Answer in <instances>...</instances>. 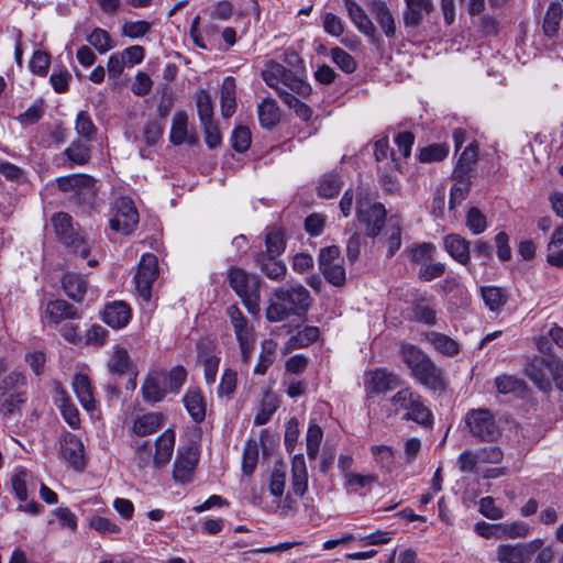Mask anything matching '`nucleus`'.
Instances as JSON below:
<instances>
[{
  "instance_id": "nucleus-1",
  "label": "nucleus",
  "mask_w": 563,
  "mask_h": 563,
  "mask_svg": "<svg viewBox=\"0 0 563 563\" xmlns=\"http://www.w3.org/2000/svg\"><path fill=\"white\" fill-rule=\"evenodd\" d=\"M262 78L301 120L308 121L311 118V108L296 97L305 98L311 93V87L307 81L275 60L266 63Z\"/></svg>"
},
{
  "instance_id": "nucleus-2",
  "label": "nucleus",
  "mask_w": 563,
  "mask_h": 563,
  "mask_svg": "<svg viewBox=\"0 0 563 563\" xmlns=\"http://www.w3.org/2000/svg\"><path fill=\"white\" fill-rule=\"evenodd\" d=\"M402 357L409 367L412 377L424 387L442 391L446 387L443 369L439 367L429 355L415 345L402 347Z\"/></svg>"
},
{
  "instance_id": "nucleus-3",
  "label": "nucleus",
  "mask_w": 563,
  "mask_h": 563,
  "mask_svg": "<svg viewBox=\"0 0 563 563\" xmlns=\"http://www.w3.org/2000/svg\"><path fill=\"white\" fill-rule=\"evenodd\" d=\"M276 302L266 309V318L272 322L285 320L291 314L302 316L310 306L309 291L301 285L278 288L275 291Z\"/></svg>"
},
{
  "instance_id": "nucleus-4",
  "label": "nucleus",
  "mask_w": 563,
  "mask_h": 563,
  "mask_svg": "<svg viewBox=\"0 0 563 563\" xmlns=\"http://www.w3.org/2000/svg\"><path fill=\"white\" fill-rule=\"evenodd\" d=\"M175 446V432L165 430L152 444L150 441L136 443L134 446V463L140 468L153 465L159 468L166 465L173 455Z\"/></svg>"
},
{
  "instance_id": "nucleus-5",
  "label": "nucleus",
  "mask_w": 563,
  "mask_h": 563,
  "mask_svg": "<svg viewBox=\"0 0 563 563\" xmlns=\"http://www.w3.org/2000/svg\"><path fill=\"white\" fill-rule=\"evenodd\" d=\"M525 372L542 391L551 390V378L556 388L563 390V362L552 354L532 357Z\"/></svg>"
},
{
  "instance_id": "nucleus-6",
  "label": "nucleus",
  "mask_w": 563,
  "mask_h": 563,
  "mask_svg": "<svg viewBox=\"0 0 563 563\" xmlns=\"http://www.w3.org/2000/svg\"><path fill=\"white\" fill-rule=\"evenodd\" d=\"M395 413L404 412V420H411L422 427H429L432 423V412L424 404L422 397L410 388L398 390L390 398Z\"/></svg>"
},
{
  "instance_id": "nucleus-7",
  "label": "nucleus",
  "mask_w": 563,
  "mask_h": 563,
  "mask_svg": "<svg viewBox=\"0 0 563 563\" xmlns=\"http://www.w3.org/2000/svg\"><path fill=\"white\" fill-rule=\"evenodd\" d=\"M230 287L241 298L247 311L256 314L260 311V278L243 268L231 267L228 272Z\"/></svg>"
},
{
  "instance_id": "nucleus-8",
  "label": "nucleus",
  "mask_w": 563,
  "mask_h": 563,
  "mask_svg": "<svg viewBox=\"0 0 563 563\" xmlns=\"http://www.w3.org/2000/svg\"><path fill=\"white\" fill-rule=\"evenodd\" d=\"M52 223L58 240L68 251L80 258L90 254V243L74 228L73 219L68 213L58 212L53 216Z\"/></svg>"
},
{
  "instance_id": "nucleus-9",
  "label": "nucleus",
  "mask_w": 563,
  "mask_h": 563,
  "mask_svg": "<svg viewBox=\"0 0 563 563\" xmlns=\"http://www.w3.org/2000/svg\"><path fill=\"white\" fill-rule=\"evenodd\" d=\"M465 422L471 433L481 441H497L501 429L488 409H472L466 413Z\"/></svg>"
},
{
  "instance_id": "nucleus-10",
  "label": "nucleus",
  "mask_w": 563,
  "mask_h": 563,
  "mask_svg": "<svg viewBox=\"0 0 563 563\" xmlns=\"http://www.w3.org/2000/svg\"><path fill=\"white\" fill-rule=\"evenodd\" d=\"M227 313L241 350L242 361L247 363L254 346V329L236 305L229 306Z\"/></svg>"
},
{
  "instance_id": "nucleus-11",
  "label": "nucleus",
  "mask_w": 563,
  "mask_h": 563,
  "mask_svg": "<svg viewBox=\"0 0 563 563\" xmlns=\"http://www.w3.org/2000/svg\"><path fill=\"white\" fill-rule=\"evenodd\" d=\"M157 257L152 253L142 255L134 275L135 289L140 297L150 301L152 297L153 283L158 277Z\"/></svg>"
},
{
  "instance_id": "nucleus-12",
  "label": "nucleus",
  "mask_w": 563,
  "mask_h": 563,
  "mask_svg": "<svg viewBox=\"0 0 563 563\" xmlns=\"http://www.w3.org/2000/svg\"><path fill=\"white\" fill-rule=\"evenodd\" d=\"M356 214L358 221L365 225L366 235L375 238L382 231L386 219V209L379 202L369 203L368 201L357 200Z\"/></svg>"
},
{
  "instance_id": "nucleus-13",
  "label": "nucleus",
  "mask_w": 563,
  "mask_h": 563,
  "mask_svg": "<svg viewBox=\"0 0 563 563\" xmlns=\"http://www.w3.org/2000/svg\"><path fill=\"white\" fill-rule=\"evenodd\" d=\"M544 544L536 539L527 543L500 544L496 550L499 563H529L531 558Z\"/></svg>"
},
{
  "instance_id": "nucleus-14",
  "label": "nucleus",
  "mask_w": 563,
  "mask_h": 563,
  "mask_svg": "<svg viewBox=\"0 0 563 563\" xmlns=\"http://www.w3.org/2000/svg\"><path fill=\"white\" fill-rule=\"evenodd\" d=\"M139 223V212L128 198H120L115 202V216L109 221L113 231L131 234Z\"/></svg>"
},
{
  "instance_id": "nucleus-15",
  "label": "nucleus",
  "mask_w": 563,
  "mask_h": 563,
  "mask_svg": "<svg viewBox=\"0 0 563 563\" xmlns=\"http://www.w3.org/2000/svg\"><path fill=\"white\" fill-rule=\"evenodd\" d=\"M62 191H74L79 199L91 200L96 195V180L93 177L84 174H74L56 179Z\"/></svg>"
},
{
  "instance_id": "nucleus-16",
  "label": "nucleus",
  "mask_w": 563,
  "mask_h": 563,
  "mask_svg": "<svg viewBox=\"0 0 563 563\" xmlns=\"http://www.w3.org/2000/svg\"><path fill=\"white\" fill-rule=\"evenodd\" d=\"M143 400L154 405L164 400L168 394L164 371H153L146 375L141 386Z\"/></svg>"
},
{
  "instance_id": "nucleus-17",
  "label": "nucleus",
  "mask_w": 563,
  "mask_h": 563,
  "mask_svg": "<svg viewBox=\"0 0 563 563\" xmlns=\"http://www.w3.org/2000/svg\"><path fill=\"white\" fill-rule=\"evenodd\" d=\"M198 460L199 453L197 448L195 446H187L185 450L179 451L174 462V479L180 483L189 482L191 479Z\"/></svg>"
},
{
  "instance_id": "nucleus-18",
  "label": "nucleus",
  "mask_w": 563,
  "mask_h": 563,
  "mask_svg": "<svg viewBox=\"0 0 563 563\" xmlns=\"http://www.w3.org/2000/svg\"><path fill=\"white\" fill-rule=\"evenodd\" d=\"M406 9L402 14L404 25L409 29L419 27L424 18L434 11L432 0H405Z\"/></svg>"
},
{
  "instance_id": "nucleus-19",
  "label": "nucleus",
  "mask_w": 563,
  "mask_h": 563,
  "mask_svg": "<svg viewBox=\"0 0 563 563\" xmlns=\"http://www.w3.org/2000/svg\"><path fill=\"white\" fill-rule=\"evenodd\" d=\"M84 451V444L77 435L70 432L62 435L60 454L76 470L85 467Z\"/></svg>"
},
{
  "instance_id": "nucleus-20",
  "label": "nucleus",
  "mask_w": 563,
  "mask_h": 563,
  "mask_svg": "<svg viewBox=\"0 0 563 563\" xmlns=\"http://www.w3.org/2000/svg\"><path fill=\"white\" fill-rule=\"evenodd\" d=\"M400 385L397 375L383 368H376L366 374V390L369 393L380 394L395 389Z\"/></svg>"
},
{
  "instance_id": "nucleus-21",
  "label": "nucleus",
  "mask_w": 563,
  "mask_h": 563,
  "mask_svg": "<svg viewBox=\"0 0 563 563\" xmlns=\"http://www.w3.org/2000/svg\"><path fill=\"white\" fill-rule=\"evenodd\" d=\"M131 308L124 301L107 303L103 309V321L113 329L124 328L131 320Z\"/></svg>"
},
{
  "instance_id": "nucleus-22",
  "label": "nucleus",
  "mask_w": 563,
  "mask_h": 563,
  "mask_svg": "<svg viewBox=\"0 0 563 563\" xmlns=\"http://www.w3.org/2000/svg\"><path fill=\"white\" fill-rule=\"evenodd\" d=\"M478 157V145L475 142L468 144L462 152L454 167L452 178H472L476 169Z\"/></svg>"
},
{
  "instance_id": "nucleus-23",
  "label": "nucleus",
  "mask_w": 563,
  "mask_h": 563,
  "mask_svg": "<svg viewBox=\"0 0 563 563\" xmlns=\"http://www.w3.org/2000/svg\"><path fill=\"white\" fill-rule=\"evenodd\" d=\"M184 406L191 419L199 423L206 418V400L202 391L198 387L187 389L183 398Z\"/></svg>"
},
{
  "instance_id": "nucleus-24",
  "label": "nucleus",
  "mask_w": 563,
  "mask_h": 563,
  "mask_svg": "<svg viewBox=\"0 0 563 563\" xmlns=\"http://www.w3.org/2000/svg\"><path fill=\"white\" fill-rule=\"evenodd\" d=\"M254 260L261 272L269 279L280 280L285 277L286 265L277 256H267L264 252H257Z\"/></svg>"
},
{
  "instance_id": "nucleus-25",
  "label": "nucleus",
  "mask_w": 563,
  "mask_h": 563,
  "mask_svg": "<svg viewBox=\"0 0 563 563\" xmlns=\"http://www.w3.org/2000/svg\"><path fill=\"white\" fill-rule=\"evenodd\" d=\"M73 389L85 410L91 412L96 409V400L89 377L76 374L73 379Z\"/></svg>"
},
{
  "instance_id": "nucleus-26",
  "label": "nucleus",
  "mask_w": 563,
  "mask_h": 563,
  "mask_svg": "<svg viewBox=\"0 0 563 563\" xmlns=\"http://www.w3.org/2000/svg\"><path fill=\"white\" fill-rule=\"evenodd\" d=\"M164 424V415L162 412H147L139 416L133 421L132 431L139 437H146L155 433Z\"/></svg>"
},
{
  "instance_id": "nucleus-27",
  "label": "nucleus",
  "mask_w": 563,
  "mask_h": 563,
  "mask_svg": "<svg viewBox=\"0 0 563 563\" xmlns=\"http://www.w3.org/2000/svg\"><path fill=\"white\" fill-rule=\"evenodd\" d=\"M291 487L296 495L302 497L308 489V472L302 454H297L291 461Z\"/></svg>"
},
{
  "instance_id": "nucleus-28",
  "label": "nucleus",
  "mask_w": 563,
  "mask_h": 563,
  "mask_svg": "<svg viewBox=\"0 0 563 563\" xmlns=\"http://www.w3.org/2000/svg\"><path fill=\"white\" fill-rule=\"evenodd\" d=\"M345 8L351 21L357 30L368 37H374L375 26L362 7L353 0H345Z\"/></svg>"
},
{
  "instance_id": "nucleus-29",
  "label": "nucleus",
  "mask_w": 563,
  "mask_h": 563,
  "mask_svg": "<svg viewBox=\"0 0 563 563\" xmlns=\"http://www.w3.org/2000/svg\"><path fill=\"white\" fill-rule=\"evenodd\" d=\"M446 252L460 264L466 265L470 262V242L459 234H448L444 238Z\"/></svg>"
},
{
  "instance_id": "nucleus-30",
  "label": "nucleus",
  "mask_w": 563,
  "mask_h": 563,
  "mask_svg": "<svg viewBox=\"0 0 563 563\" xmlns=\"http://www.w3.org/2000/svg\"><path fill=\"white\" fill-rule=\"evenodd\" d=\"M45 313L56 324L66 319L74 320L80 317L78 310L63 299L49 301Z\"/></svg>"
},
{
  "instance_id": "nucleus-31",
  "label": "nucleus",
  "mask_w": 563,
  "mask_h": 563,
  "mask_svg": "<svg viewBox=\"0 0 563 563\" xmlns=\"http://www.w3.org/2000/svg\"><path fill=\"white\" fill-rule=\"evenodd\" d=\"M188 117L184 111L176 112L173 118L169 140L174 145H180L184 142L195 144L196 137L188 135Z\"/></svg>"
},
{
  "instance_id": "nucleus-32",
  "label": "nucleus",
  "mask_w": 563,
  "mask_h": 563,
  "mask_svg": "<svg viewBox=\"0 0 563 563\" xmlns=\"http://www.w3.org/2000/svg\"><path fill=\"white\" fill-rule=\"evenodd\" d=\"M63 155L68 159L70 167L84 166L91 159V147L82 140H75L64 150Z\"/></svg>"
},
{
  "instance_id": "nucleus-33",
  "label": "nucleus",
  "mask_w": 563,
  "mask_h": 563,
  "mask_svg": "<svg viewBox=\"0 0 563 563\" xmlns=\"http://www.w3.org/2000/svg\"><path fill=\"white\" fill-rule=\"evenodd\" d=\"M424 339L435 351L444 356H455L460 352V345L450 336L440 332L431 331L424 334Z\"/></svg>"
},
{
  "instance_id": "nucleus-34",
  "label": "nucleus",
  "mask_w": 563,
  "mask_h": 563,
  "mask_svg": "<svg viewBox=\"0 0 563 563\" xmlns=\"http://www.w3.org/2000/svg\"><path fill=\"white\" fill-rule=\"evenodd\" d=\"M62 284L66 295L70 299L77 302L82 301L87 291V280L84 276L74 273H67L63 277Z\"/></svg>"
},
{
  "instance_id": "nucleus-35",
  "label": "nucleus",
  "mask_w": 563,
  "mask_h": 563,
  "mask_svg": "<svg viewBox=\"0 0 563 563\" xmlns=\"http://www.w3.org/2000/svg\"><path fill=\"white\" fill-rule=\"evenodd\" d=\"M235 80L233 77H225L221 86V114L224 118H230L235 112L236 98H235Z\"/></svg>"
},
{
  "instance_id": "nucleus-36",
  "label": "nucleus",
  "mask_w": 563,
  "mask_h": 563,
  "mask_svg": "<svg viewBox=\"0 0 563 563\" xmlns=\"http://www.w3.org/2000/svg\"><path fill=\"white\" fill-rule=\"evenodd\" d=\"M258 120L263 128L275 126L280 119L279 108L272 98L264 99L257 107Z\"/></svg>"
},
{
  "instance_id": "nucleus-37",
  "label": "nucleus",
  "mask_w": 563,
  "mask_h": 563,
  "mask_svg": "<svg viewBox=\"0 0 563 563\" xmlns=\"http://www.w3.org/2000/svg\"><path fill=\"white\" fill-rule=\"evenodd\" d=\"M373 12L376 21L387 37H393L396 32L395 20L384 1L377 0L373 2Z\"/></svg>"
},
{
  "instance_id": "nucleus-38",
  "label": "nucleus",
  "mask_w": 563,
  "mask_h": 563,
  "mask_svg": "<svg viewBox=\"0 0 563 563\" xmlns=\"http://www.w3.org/2000/svg\"><path fill=\"white\" fill-rule=\"evenodd\" d=\"M131 364L129 352L124 347L114 346L107 366L111 374L121 376L129 371Z\"/></svg>"
},
{
  "instance_id": "nucleus-39",
  "label": "nucleus",
  "mask_w": 563,
  "mask_h": 563,
  "mask_svg": "<svg viewBox=\"0 0 563 563\" xmlns=\"http://www.w3.org/2000/svg\"><path fill=\"white\" fill-rule=\"evenodd\" d=\"M265 246L264 255L279 257L286 247L284 233L277 228H268L265 233Z\"/></svg>"
},
{
  "instance_id": "nucleus-40",
  "label": "nucleus",
  "mask_w": 563,
  "mask_h": 563,
  "mask_svg": "<svg viewBox=\"0 0 563 563\" xmlns=\"http://www.w3.org/2000/svg\"><path fill=\"white\" fill-rule=\"evenodd\" d=\"M276 350H277V343L272 340H264L262 342V351L260 354L258 362L256 366L254 367V373L257 375H264L266 374L268 367L275 362L276 360Z\"/></svg>"
},
{
  "instance_id": "nucleus-41",
  "label": "nucleus",
  "mask_w": 563,
  "mask_h": 563,
  "mask_svg": "<svg viewBox=\"0 0 563 563\" xmlns=\"http://www.w3.org/2000/svg\"><path fill=\"white\" fill-rule=\"evenodd\" d=\"M75 131L81 139L88 142L96 139L98 129L95 125L88 111L81 110L77 113L75 120Z\"/></svg>"
},
{
  "instance_id": "nucleus-42",
  "label": "nucleus",
  "mask_w": 563,
  "mask_h": 563,
  "mask_svg": "<svg viewBox=\"0 0 563 563\" xmlns=\"http://www.w3.org/2000/svg\"><path fill=\"white\" fill-rule=\"evenodd\" d=\"M287 465L279 461L275 463L271 473L268 488L274 497H282L286 487Z\"/></svg>"
},
{
  "instance_id": "nucleus-43",
  "label": "nucleus",
  "mask_w": 563,
  "mask_h": 563,
  "mask_svg": "<svg viewBox=\"0 0 563 563\" xmlns=\"http://www.w3.org/2000/svg\"><path fill=\"white\" fill-rule=\"evenodd\" d=\"M481 294L486 307L492 311H499L507 302V295L499 287H483Z\"/></svg>"
},
{
  "instance_id": "nucleus-44",
  "label": "nucleus",
  "mask_w": 563,
  "mask_h": 563,
  "mask_svg": "<svg viewBox=\"0 0 563 563\" xmlns=\"http://www.w3.org/2000/svg\"><path fill=\"white\" fill-rule=\"evenodd\" d=\"M86 40L99 54H106L115 46L110 34L101 27H95Z\"/></svg>"
},
{
  "instance_id": "nucleus-45",
  "label": "nucleus",
  "mask_w": 563,
  "mask_h": 563,
  "mask_svg": "<svg viewBox=\"0 0 563 563\" xmlns=\"http://www.w3.org/2000/svg\"><path fill=\"white\" fill-rule=\"evenodd\" d=\"M562 19V7L558 2H552L543 19V32L547 36H554L560 27Z\"/></svg>"
},
{
  "instance_id": "nucleus-46",
  "label": "nucleus",
  "mask_w": 563,
  "mask_h": 563,
  "mask_svg": "<svg viewBox=\"0 0 563 563\" xmlns=\"http://www.w3.org/2000/svg\"><path fill=\"white\" fill-rule=\"evenodd\" d=\"M385 234L387 236V256L393 257L401 246V228L397 219H389Z\"/></svg>"
},
{
  "instance_id": "nucleus-47",
  "label": "nucleus",
  "mask_w": 563,
  "mask_h": 563,
  "mask_svg": "<svg viewBox=\"0 0 563 563\" xmlns=\"http://www.w3.org/2000/svg\"><path fill=\"white\" fill-rule=\"evenodd\" d=\"M341 187L342 181L340 177L334 173H329L321 177L318 194L323 198H333L340 192Z\"/></svg>"
},
{
  "instance_id": "nucleus-48",
  "label": "nucleus",
  "mask_w": 563,
  "mask_h": 563,
  "mask_svg": "<svg viewBox=\"0 0 563 563\" xmlns=\"http://www.w3.org/2000/svg\"><path fill=\"white\" fill-rule=\"evenodd\" d=\"M412 314L415 320L430 325L434 324L437 320L433 306L424 298L418 299L413 302Z\"/></svg>"
},
{
  "instance_id": "nucleus-49",
  "label": "nucleus",
  "mask_w": 563,
  "mask_h": 563,
  "mask_svg": "<svg viewBox=\"0 0 563 563\" xmlns=\"http://www.w3.org/2000/svg\"><path fill=\"white\" fill-rule=\"evenodd\" d=\"M32 478L31 473L25 468H19L11 477V487L15 497L25 501L27 499V482Z\"/></svg>"
},
{
  "instance_id": "nucleus-50",
  "label": "nucleus",
  "mask_w": 563,
  "mask_h": 563,
  "mask_svg": "<svg viewBox=\"0 0 563 563\" xmlns=\"http://www.w3.org/2000/svg\"><path fill=\"white\" fill-rule=\"evenodd\" d=\"M319 328L317 327H305L302 330L298 331V333L291 336L288 341V345L291 349H301L306 347L309 344L317 341L319 338Z\"/></svg>"
},
{
  "instance_id": "nucleus-51",
  "label": "nucleus",
  "mask_w": 563,
  "mask_h": 563,
  "mask_svg": "<svg viewBox=\"0 0 563 563\" xmlns=\"http://www.w3.org/2000/svg\"><path fill=\"white\" fill-rule=\"evenodd\" d=\"M455 180V184L451 187L450 191V200H449V208L454 209L457 205H460L462 201H464L471 189V178L466 179H460V178H453Z\"/></svg>"
},
{
  "instance_id": "nucleus-52",
  "label": "nucleus",
  "mask_w": 563,
  "mask_h": 563,
  "mask_svg": "<svg viewBox=\"0 0 563 563\" xmlns=\"http://www.w3.org/2000/svg\"><path fill=\"white\" fill-rule=\"evenodd\" d=\"M319 269L323 274L324 278L335 287H341L346 280L345 268L343 262H335L334 264H328L320 266Z\"/></svg>"
},
{
  "instance_id": "nucleus-53",
  "label": "nucleus",
  "mask_w": 563,
  "mask_h": 563,
  "mask_svg": "<svg viewBox=\"0 0 563 563\" xmlns=\"http://www.w3.org/2000/svg\"><path fill=\"white\" fill-rule=\"evenodd\" d=\"M196 103L201 124L213 122V103L206 90H200L197 93Z\"/></svg>"
},
{
  "instance_id": "nucleus-54",
  "label": "nucleus",
  "mask_w": 563,
  "mask_h": 563,
  "mask_svg": "<svg viewBox=\"0 0 563 563\" xmlns=\"http://www.w3.org/2000/svg\"><path fill=\"white\" fill-rule=\"evenodd\" d=\"M497 531V539H516L526 537L529 532V527L523 521H516L511 523H498Z\"/></svg>"
},
{
  "instance_id": "nucleus-55",
  "label": "nucleus",
  "mask_w": 563,
  "mask_h": 563,
  "mask_svg": "<svg viewBox=\"0 0 563 563\" xmlns=\"http://www.w3.org/2000/svg\"><path fill=\"white\" fill-rule=\"evenodd\" d=\"M25 386V377L20 372H11L0 383L1 395L22 394L21 388Z\"/></svg>"
},
{
  "instance_id": "nucleus-56",
  "label": "nucleus",
  "mask_w": 563,
  "mask_h": 563,
  "mask_svg": "<svg viewBox=\"0 0 563 563\" xmlns=\"http://www.w3.org/2000/svg\"><path fill=\"white\" fill-rule=\"evenodd\" d=\"M168 393L178 394L187 379V371L184 366H174L169 372H165Z\"/></svg>"
},
{
  "instance_id": "nucleus-57",
  "label": "nucleus",
  "mask_w": 563,
  "mask_h": 563,
  "mask_svg": "<svg viewBox=\"0 0 563 563\" xmlns=\"http://www.w3.org/2000/svg\"><path fill=\"white\" fill-rule=\"evenodd\" d=\"M495 385L500 394H519L522 391L525 383L511 375H500L496 377Z\"/></svg>"
},
{
  "instance_id": "nucleus-58",
  "label": "nucleus",
  "mask_w": 563,
  "mask_h": 563,
  "mask_svg": "<svg viewBox=\"0 0 563 563\" xmlns=\"http://www.w3.org/2000/svg\"><path fill=\"white\" fill-rule=\"evenodd\" d=\"M331 59L339 68H341L346 74L355 71L357 66L354 57L350 53L338 46L331 49Z\"/></svg>"
},
{
  "instance_id": "nucleus-59",
  "label": "nucleus",
  "mask_w": 563,
  "mask_h": 563,
  "mask_svg": "<svg viewBox=\"0 0 563 563\" xmlns=\"http://www.w3.org/2000/svg\"><path fill=\"white\" fill-rule=\"evenodd\" d=\"M449 154L446 144H431L420 150L419 159L422 163L440 162Z\"/></svg>"
},
{
  "instance_id": "nucleus-60",
  "label": "nucleus",
  "mask_w": 563,
  "mask_h": 563,
  "mask_svg": "<svg viewBox=\"0 0 563 563\" xmlns=\"http://www.w3.org/2000/svg\"><path fill=\"white\" fill-rule=\"evenodd\" d=\"M323 438L322 429L317 424H311L307 431V455L310 460L318 456L319 446Z\"/></svg>"
},
{
  "instance_id": "nucleus-61",
  "label": "nucleus",
  "mask_w": 563,
  "mask_h": 563,
  "mask_svg": "<svg viewBox=\"0 0 563 563\" xmlns=\"http://www.w3.org/2000/svg\"><path fill=\"white\" fill-rule=\"evenodd\" d=\"M466 227L473 234L476 235L483 233L486 230V217L482 213V211L478 208L472 207L468 209L466 214Z\"/></svg>"
},
{
  "instance_id": "nucleus-62",
  "label": "nucleus",
  "mask_w": 563,
  "mask_h": 563,
  "mask_svg": "<svg viewBox=\"0 0 563 563\" xmlns=\"http://www.w3.org/2000/svg\"><path fill=\"white\" fill-rule=\"evenodd\" d=\"M257 461L258 445L255 441H249L243 454L242 470L244 474L252 475L256 468Z\"/></svg>"
},
{
  "instance_id": "nucleus-63",
  "label": "nucleus",
  "mask_w": 563,
  "mask_h": 563,
  "mask_svg": "<svg viewBox=\"0 0 563 563\" xmlns=\"http://www.w3.org/2000/svg\"><path fill=\"white\" fill-rule=\"evenodd\" d=\"M236 388V372L227 368L221 377L220 385L218 387V396L219 397H228L232 398Z\"/></svg>"
},
{
  "instance_id": "nucleus-64",
  "label": "nucleus",
  "mask_w": 563,
  "mask_h": 563,
  "mask_svg": "<svg viewBox=\"0 0 563 563\" xmlns=\"http://www.w3.org/2000/svg\"><path fill=\"white\" fill-rule=\"evenodd\" d=\"M60 412L69 427L73 429L80 427L79 411L68 397L62 398Z\"/></svg>"
}]
</instances>
